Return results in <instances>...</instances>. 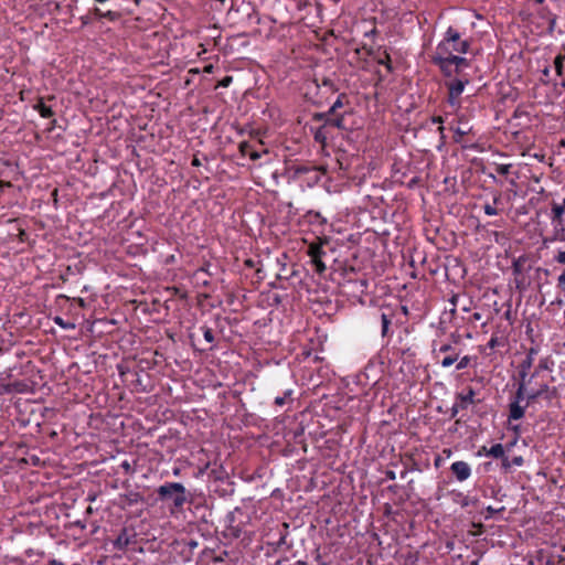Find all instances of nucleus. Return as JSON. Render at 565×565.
Wrapping results in <instances>:
<instances>
[{
  "instance_id": "f257e3e1",
  "label": "nucleus",
  "mask_w": 565,
  "mask_h": 565,
  "mask_svg": "<svg viewBox=\"0 0 565 565\" xmlns=\"http://www.w3.org/2000/svg\"><path fill=\"white\" fill-rule=\"evenodd\" d=\"M158 499L162 502H169L170 511L177 512L183 509L188 502V491L180 482H164L157 489Z\"/></svg>"
},
{
  "instance_id": "f03ea898",
  "label": "nucleus",
  "mask_w": 565,
  "mask_h": 565,
  "mask_svg": "<svg viewBox=\"0 0 565 565\" xmlns=\"http://www.w3.org/2000/svg\"><path fill=\"white\" fill-rule=\"evenodd\" d=\"M431 62L437 65L441 73L447 77H451L452 75L458 74L461 68L469 65V62L466 57L450 58V54L445 44L435 49L431 56Z\"/></svg>"
},
{
  "instance_id": "7ed1b4c3",
  "label": "nucleus",
  "mask_w": 565,
  "mask_h": 565,
  "mask_svg": "<svg viewBox=\"0 0 565 565\" xmlns=\"http://www.w3.org/2000/svg\"><path fill=\"white\" fill-rule=\"evenodd\" d=\"M443 44H445V46L448 49L450 58L460 57L457 54L468 53L470 46L467 40H461L460 33L452 26L447 29L444 39L437 44L436 47H439Z\"/></svg>"
},
{
  "instance_id": "20e7f679",
  "label": "nucleus",
  "mask_w": 565,
  "mask_h": 565,
  "mask_svg": "<svg viewBox=\"0 0 565 565\" xmlns=\"http://www.w3.org/2000/svg\"><path fill=\"white\" fill-rule=\"evenodd\" d=\"M431 353L435 361L444 369L454 365L459 358V351L449 342H434Z\"/></svg>"
},
{
  "instance_id": "39448f33",
  "label": "nucleus",
  "mask_w": 565,
  "mask_h": 565,
  "mask_svg": "<svg viewBox=\"0 0 565 565\" xmlns=\"http://www.w3.org/2000/svg\"><path fill=\"white\" fill-rule=\"evenodd\" d=\"M469 83L467 78H457L446 82L448 89V104L455 109L460 107V95L463 93L466 85Z\"/></svg>"
},
{
  "instance_id": "423d86ee",
  "label": "nucleus",
  "mask_w": 565,
  "mask_h": 565,
  "mask_svg": "<svg viewBox=\"0 0 565 565\" xmlns=\"http://www.w3.org/2000/svg\"><path fill=\"white\" fill-rule=\"evenodd\" d=\"M327 243V238H318L317 242L310 243L308 246L307 254L311 258V263L313 264L316 271L322 274L326 270V265L322 262V257L326 254L322 246Z\"/></svg>"
},
{
  "instance_id": "0eeeda50",
  "label": "nucleus",
  "mask_w": 565,
  "mask_h": 565,
  "mask_svg": "<svg viewBox=\"0 0 565 565\" xmlns=\"http://www.w3.org/2000/svg\"><path fill=\"white\" fill-rule=\"evenodd\" d=\"M529 402H534L540 397L553 398L556 396V388H550L548 383L541 381L537 386L530 384Z\"/></svg>"
},
{
  "instance_id": "6e6552de",
  "label": "nucleus",
  "mask_w": 565,
  "mask_h": 565,
  "mask_svg": "<svg viewBox=\"0 0 565 565\" xmlns=\"http://www.w3.org/2000/svg\"><path fill=\"white\" fill-rule=\"evenodd\" d=\"M450 471L459 482H463L471 477V467L468 462L458 460L451 463Z\"/></svg>"
},
{
  "instance_id": "1a4fd4ad",
  "label": "nucleus",
  "mask_w": 565,
  "mask_h": 565,
  "mask_svg": "<svg viewBox=\"0 0 565 565\" xmlns=\"http://www.w3.org/2000/svg\"><path fill=\"white\" fill-rule=\"evenodd\" d=\"M136 543V534L132 530L124 527L117 539L114 541V546L119 551H125L129 545Z\"/></svg>"
},
{
  "instance_id": "9d476101",
  "label": "nucleus",
  "mask_w": 565,
  "mask_h": 565,
  "mask_svg": "<svg viewBox=\"0 0 565 565\" xmlns=\"http://www.w3.org/2000/svg\"><path fill=\"white\" fill-rule=\"evenodd\" d=\"M530 384H532V379H520V383L514 396V399L512 402H519L521 404L523 401H526L525 403L530 404L529 402V392L531 391Z\"/></svg>"
},
{
  "instance_id": "9b49d317",
  "label": "nucleus",
  "mask_w": 565,
  "mask_h": 565,
  "mask_svg": "<svg viewBox=\"0 0 565 565\" xmlns=\"http://www.w3.org/2000/svg\"><path fill=\"white\" fill-rule=\"evenodd\" d=\"M539 350L536 348H530L526 354V358L520 364V379H527V372L530 371L534 356L537 354Z\"/></svg>"
},
{
  "instance_id": "f8f14e48",
  "label": "nucleus",
  "mask_w": 565,
  "mask_h": 565,
  "mask_svg": "<svg viewBox=\"0 0 565 565\" xmlns=\"http://www.w3.org/2000/svg\"><path fill=\"white\" fill-rule=\"evenodd\" d=\"M476 392L472 387H468L465 392L457 394L456 398L461 409H466L469 405L475 403Z\"/></svg>"
},
{
  "instance_id": "ddd939ff",
  "label": "nucleus",
  "mask_w": 565,
  "mask_h": 565,
  "mask_svg": "<svg viewBox=\"0 0 565 565\" xmlns=\"http://www.w3.org/2000/svg\"><path fill=\"white\" fill-rule=\"evenodd\" d=\"M530 404L525 403L524 405L519 404V402H511L509 404V420H519L524 414L525 409Z\"/></svg>"
},
{
  "instance_id": "4468645a",
  "label": "nucleus",
  "mask_w": 565,
  "mask_h": 565,
  "mask_svg": "<svg viewBox=\"0 0 565 565\" xmlns=\"http://www.w3.org/2000/svg\"><path fill=\"white\" fill-rule=\"evenodd\" d=\"M553 366H554V361L552 360L551 356L542 358L539 361V364L535 367L534 372L532 373V375L529 379H532V381H533L536 377H539V375H540V373L542 371H550L551 372L553 370Z\"/></svg>"
},
{
  "instance_id": "2eb2a0df",
  "label": "nucleus",
  "mask_w": 565,
  "mask_h": 565,
  "mask_svg": "<svg viewBox=\"0 0 565 565\" xmlns=\"http://www.w3.org/2000/svg\"><path fill=\"white\" fill-rule=\"evenodd\" d=\"M551 224L553 226L554 239L564 241L565 239V226L563 223V217L554 218L551 215Z\"/></svg>"
},
{
  "instance_id": "dca6fc26",
  "label": "nucleus",
  "mask_w": 565,
  "mask_h": 565,
  "mask_svg": "<svg viewBox=\"0 0 565 565\" xmlns=\"http://www.w3.org/2000/svg\"><path fill=\"white\" fill-rule=\"evenodd\" d=\"M28 384L22 381H15L9 384L3 385V392L7 394L10 393H26L28 392Z\"/></svg>"
},
{
  "instance_id": "f3484780",
  "label": "nucleus",
  "mask_w": 565,
  "mask_h": 565,
  "mask_svg": "<svg viewBox=\"0 0 565 565\" xmlns=\"http://www.w3.org/2000/svg\"><path fill=\"white\" fill-rule=\"evenodd\" d=\"M305 218L311 225L323 226L327 224V218L323 217L319 212L309 211L306 213Z\"/></svg>"
},
{
  "instance_id": "a211bd4d",
  "label": "nucleus",
  "mask_w": 565,
  "mask_h": 565,
  "mask_svg": "<svg viewBox=\"0 0 565 565\" xmlns=\"http://www.w3.org/2000/svg\"><path fill=\"white\" fill-rule=\"evenodd\" d=\"M505 454L504 447L502 444H494L487 451V457H492L494 459H500Z\"/></svg>"
},
{
  "instance_id": "6ab92c4d",
  "label": "nucleus",
  "mask_w": 565,
  "mask_h": 565,
  "mask_svg": "<svg viewBox=\"0 0 565 565\" xmlns=\"http://www.w3.org/2000/svg\"><path fill=\"white\" fill-rule=\"evenodd\" d=\"M565 214V199L562 201V203H552L551 207V215L554 216V218H561Z\"/></svg>"
},
{
  "instance_id": "aec40b11",
  "label": "nucleus",
  "mask_w": 565,
  "mask_h": 565,
  "mask_svg": "<svg viewBox=\"0 0 565 565\" xmlns=\"http://www.w3.org/2000/svg\"><path fill=\"white\" fill-rule=\"evenodd\" d=\"M34 108L39 111V114L43 118H51L54 115L52 108L50 106L45 105L43 102H40L38 105H35Z\"/></svg>"
},
{
  "instance_id": "412c9836",
  "label": "nucleus",
  "mask_w": 565,
  "mask_h": 565,
  "mask_svg": "<svg viewBox=\"0 0 565 565\" xmlns=\"http://www.w3.org/2000/svg\"><path fill=\"white\" fill-rule=\"evenodd\" d=\"M472 360H476V358H473L471 355H463V356L459 355V358L456 362L457 363L456 369L458 371L467 369L471 364Z\"/></svg>"
},
{
  "instance_id": "4be33fe9",
  "label": "nucleus",
  "mask_w": 565,
  "mask_h": 565,
  "mask_svg": "<svg viewBox=\"0 0 565 565\" xmlns=\"http://www.w3.org/2000/svg\"><path fill=\"white\" fill-rule=\"evenodd\" d=\"M239 149H241L242 154L249 157L250 160L255 161L260 158V153L255 150H253L250 152H246V149H250V145H248L246 142L241 143Z\"/></svg>"
},
{
  "instance_id": "5701e85b",
  "label": "nucleus",
  "mask_w": 565,
  "mask_h": 565,
  "mask_svg": "<svg viewBox=\"0 0 565 565\" xmlns=\"http://www.w3.org/2000/svg\"><path fill=\"white\" fill-rule=\"evenodd\" d=\"M94 15L98 19L107 18L109 20H115L117 18V13L114 11L103 12L99 8L94 9Z\"/></svg>"
},
{
  "instance_id": "b1692460",
  "label": "nucleus",
  "mask_w": 565,
  "mask_h": 565,
  "mask_svg": "<svg viewBox=\"0 0 565 565\" xmlns=\"http://www.w3.org/2000/svg\"><path fill=\"white\" fill-rule=\"evenodd\" d=\"M565 61V55H557L554 60V67L558 76L563 75V62Z\"/></svg>"
},
{
  "instance_id": "393cba45",
  "label": "nucleus",
  "mask_w": 565,
  "mask_h": 565,
  "mask_svg": "<svg viewBox=\"0 0 565 565\" xmlns=\"http://www.w3.org/2000/svg\"><path fill=\"white\" fill-rule=\"evenodd\" d=\"M53 321H54V323H55V324L60 326V327H61L62 329H64V330H72V329H74V328H75V324H74V323H72V322H66V321H64V319H63V318H61V317H55V318L53 319Z\"/></svg>"
},
{
  "instance_id": "a878e982",
  "label": "nucleus",
  "mask_w": 565,
  "mask_h": 565,
  "mask_svg": "<svg viewBox=\"0 0 565 565\" xmlns=\"http://www.w3.org/2000/svg\"><path fill=\"white\" fill-rule=\"evenodd\" d=\"M381 323H382V335L385 337L387 334L388 327L391 324V320L387 315L382 313Z\"/></svg>"
},
{
  "instance_id": "bb28decb",
  "label": "nucleus",
  "mask_w": 565,
  "mask_h": 565,
  "mask_svg": "<svg viewBox=\"0 0 565 565\" xmlns=\"http://www.w3.org/2000/svg\"><path fill=\"white\" fill-rule=\"evenodd\" d=\"M292 394L291 390H288L284 393V396H277L275 398V404L279 407H282L286 404L287 398H289Z\"/></svg>"
},
{
  "instance_id": "cd10ccee",
  "label": "nucleus",
  "mask_w": 565,
  "mask_h": 565,
  "mask_svg": "<svg viewBox=\"0 0 565 565\" xmlns=\"http://www.w3.org/2000/svg\"><path fill=\"white\" fill-rule=\"evenodd\" d=\"M483 211L488 216H494L499 214V209L491 203H486L483 205Z\"/></svg>"
},
{
  "instance_id": "c85d7f7f",
  "label": "nucleus",
  "mask_w": 565,
  "mask_h": 565,
  "mask_svg": "<svg viewBox=\"0 0 565 565\" xmlns=\"http://www.w3.org/2000/svg\"><path fill=\"white\" fill-rule=\"evenodd\" d=\"M343 98H344V95L338 96L337 100L332 104V106L329 110L330 114H334L337 111V109L343 107Z\"/></svg>"
},
{
  "instance_id": "c756f323",
  "label": "nucleus",
  "mask_w": 565,
  "mask_h": 565,
  "mask_svg": "<svg viewBox=\"0 0 565 565\" xmlns=\"http://www.w3.org/2000/svg\"><path fill=\"white\" fill-rule=\"evenodd\" d=\"M328 124L333 126V127L341 128L343 126V117L342 116H338L335 118L329 119Z\"/></svg>"
},
{
  "instance_id": "7c9ffc66",
  "label": "nucleus",
  "mask_w": 565,
  "mask_h": 565,
  "mask_svg": "<svg viewBox=\"0 0 565 565\" xmlns=\"http://www.w3.org/2000/svg\"><path fill=\"white\" fill-rule=\"evenodd\" d=\"M454 131H455V135L458 136V138H456V141H460V138L462 136L467 135L469 129H466L461 126H457L456 128H454Z\"/></svg>"
},
{
  "instance_id": "2f4dec72",
  "label": "nucleus",
  "mask_w": 565,
  "mask_h": 565,
  "mask_svg": "<svg viewBox=\"0 0 565 565\" xmlns=\"http://www.w3.org/2000/svg\"><path fill=\"white\" fill-rule=\"evenodd\" d=\"M203 337H204V339H205L207 342H210V343H212V342L214 341V334H213V331H212V329H210V328H207V327H204V328H203Z\"/></svg>"
},
{
  "instance_id": "473e14b6",
  "label": "nucleus",
  "mask_w": 565,
  "mask_h": 565,
  "mask_svg": "<svg viewBox=\"0 0 565 565\" xmlns=\"http://www.w3.org/2000/svg\"><path fill=\"white\" fill-rule=\"evenodd\" d=\"M557 288L565 291V271L557 278Z\"/></svg>"
},
{
  "instance_id": "72a5a7b5",
  "label": "nucleus",
  "mask_w": 565,
  "mask_h": 565,
  "mask_svg": "<svg viewBox=\"0 0 565 565\" xmlns=\"http://www.w3.org/2000/svg\"><path fill=\"white\" fill-rule=\"evenodd\" d=\"M502 460V468L504 470H508L511 468L512 466V462L511 460L509 459V457L505 456V454L503 455V457L500 458Z\"/></svg>"
},
{
  "instance_id": "f704fd0d",
  "label": "nucleus",
  "mask_w": 565,
  "mask_h": 565,
  "mask_svg": "<svg viewBox=\"0 0 565 565\" xmlns=\"http://www.w3.org/2000/svg\"><path fill=\"white\" fill-rule=\"evenodd\" d=\"M497 171H498L499 174L505 175L510 171V166L509 164H501V166L498 167Z\"/></svg>"
},
{
  "instance_id": "c9c22d12",
  "label": "nucleus",
  "mask_w": 565,
  "mask_h": 565,
  "mask_svg": "<svg viewBox=\"0 0 565 565\" xmlns=\"http://www.w3.org/2000/svg\"><path fill=\"white\" fill-rule=\"evenodd\" d=\"M431 120H433V122H434V124H440V126H439L438 130H439V132H440V134H443V132H444V129H445V128H444V126H441V124L444 122L443 117H440V116L433 117V119H431Z\"/></svg>"
},
{
  "instance_id": "e433bc0d",
  "label": "nucleus",
  "mask_w": 565,
  "mask_h": 565,
  "mask_svg": "<svg viewBox=\"0 0 565 565\" xmlns=\"http://www.w3.org/2000/svg\"><path fill=\"white\" fill-rule=\"evenodd\" d=\"M315 139L321 143L326 141V136L323 135L322 129L317 130Z\"/></svg>"
},
{
  "instance_id": "4c0bfd02",
  "label": "nucleus",
  "mask_w": 565,
  "mask_h": 565,
  "mask_svg": "<svg viewBox=\"0 0 565 565\" xmlns=\"http://www.w3.org/2000/svg\"><path fill=\"white\" fill-rule=\"evenodd\" d=\"M141 500V497L139 493H131L129 497V504L138 503Z\"/></svg>"
},
{
  "instance_id": "58836bf2",
  "label": "nucleus",
  "mask_w": 565,
  "mask_h": 565,
  "mask_svg": "<svg viewBox=\"0 0 565 565\" xmlns=\"http://www.w3.org/2000/svg\"><path fill=\"white\" fill-rule=\"evenodd\" d=\"M555 260L559 264H565V250L558 252V254L555 256Z\"/></svg>"
},
{
  "instance_id": "ea45409f",
  "label": "nucleus",
  "mask_w": 565,
  "mask_h": 565,
  "mask_svg": "<svg viewBox=\"0 0 565 565\" xmlns=\"http://www.w3.org/2000/svg\"><path fill=\"white\" fill-rule=\"evenodd\" d=\"M511 462H512V466L520 467V466H522V465H523L524 460H523V458H522L521 456H516V457H514V458L511 460Z\"/></svg>"
},
{
  "instance_id": "a19ab883",
  "label": "nucleus",
  "mask_w": 565,
  "mask_h": 565,
  "mask_svg": "<svg viewBox=\"0 0 565 565\" xmlns=\"http://www.w3.org/2000/svg\"><path fill=\"white\" fill-rule=\"evenodd\" d=\"M487 345L489 349H494L498 345V338L491 337Z\"/></svg>"
},
{
  "instance_id": "79ce46f5",
  "label": "nucleus",
  "mask_w": 565,
  "mask_h": 565,
  "mask_svg": "<svg viewBox=\"0 0 565 565\" xmlns=\"http://www.w3.org/2000/svg\"><path fill=\"white\" fill-rule=\"evenodd\" d=\"M459 409H461L459 403L456 402L451 407V416L455 417L458 414Z\"/></svg>"
},
{
  "instance_id": "37998d69",
  "label": "nucleus",
  "mask_w": 565,
  "mask_h": 565,
  "mask_svg": "<svg viewBox=\"0 0 565 565\" xmlns=\"http://www.w3.org/2000/svg\"><path fill=\"white\" fill-rule=\"evenodd\" d=\"M501 203V194L500 193H497L494 196H493V205L497 207L499 204Z\"/></svg>"
},
{
  "instance_id": "c03bdc74",
  "label": "nucleus",
  "mask_w": 565,
  "mask_h": 565,
  "mask_svg": "<svg viewBox=\"0 0 565 565\" xmlns=\"http://www.w3.org/2000/svg\"><path fill=\"white\" fill-rule=\"evenodd\" d=\"M502 510H504V508H503V507H502V508H500V509H498V510H497V509H493L492 507H488V508H487V512H488L490 515H492V514H494V513H497V512H499V511H502Z\"/></svg>"
},
{
  "instance_id": "a18cd8bd",
  "label": "nucleus",
  "mask_w": 565,
  "mask_h": 565,
  "mask_svg": "<svg viewBox=\"0 0 565 565\" xmlns=\"http://www.w3.org/2000/svg\"><path fill=\"white\" fill-rule=\"evenodd\" d=\"M488 450H489V448H488V447H486V446H483V447H481V448H480V450H479L478 455H479V456H481V455L487 456V451H488Z\"/></svg>"
},
{
  "instance_id": "49530a36",
  "label": "nucleus",
  "mask_w": 565,
  "mask_h": 565,
  "mask_svg": "<svg viewBox=\"0 0 565 565\" xmlns=\"http://www.w3.org/2000/svg\"><path fill=\"white\" fill-rule=\"evenodd\" d=\"M521 271L520 265L518 263L513 264V273L519 274Z\"/></svg>"
},
{
  "instance_id": "de8ad7c7",
  "label": "nucleus",
  "mask_w": 565,
  "mask_h": 565,
  "mask_svg": "<svg viewBox=\"0 0 565 565\" xmlns=\"http://www.w3.org/2000/svg\"><path fill=\"white\" fill-rule=\"evenodd\" d=\"M232 78L231 77H225L223 81H222V85L223 86H227L230 83H231Z\"/></svg>"
},
{
  "instance_id": "09e8293b",
  "label": "nucleus",
  "mask_w": 565,
  "mask_h": 565,
  "mask_svg": "<svg viewBox=\"0 0 565 565\" xmlns=\"http://www.w3.org/2000/svg\"><path fill=\"white\" fill-rule=\"evenodd\" d=\"M121 467H122L126 471H128V470L130 469V465H129L127 461H124V462L121 463Z\"/></svg>"
},
{
  "instance_id": "8fccbe9b",
  "label": "nucleus",
  "mask_w": 565,
  "mask_h": 565,
  "mask_svg": "<svg viewBox=\"0 0 565 565\" xmlns=\"http://www.w3.org/2000/svg\"><path fill=\"white\" fill-rule=\"evenodd\" d=\"M472 318H473L475 320H480V319H481V315H480L479 312H475V313L472 315Z\"/></svg>"
},
{
  "instance_id": "3c124183",
  "label": "nucleus",
  "mask_w": 565,
  "mask_h": 565,
  "mask_svg": "<svg viewBox=\"0 0 565 565\" xmlns=\"http://www.w3.org/2000/svg\"><path fill=\"white\" fill-rule=\"evenodd\" d=\"M81 20H82L83 24H87L89 22L88 17H82Z\"/></svg>"
},
{
  "instance_id": "603ef678",
  "label": "nucleus",
  "mask_w": 565,
  "mask_h": 565,
  "mask_svg": "<svg viewBox=\"0 0 565 565\" xmlns=\"http://www.w3.org/2000/svg\"><path fill=\"white\" fill-rule=\"evenodd\" d=\"M192 164H193V166H200V161H199V159H198V158H194V159L192 160Z\"/></svg>"
},
{
  "instance_id": "864d4df0",
  "label": "nucleus",
  "mask_w": 565,
  "mask_h": 565,
  "mask_svg": "<svg viewBox=\"0 0 565 565\" xmlns=\"http://www.w3.org/2000/svg\"><path fill=\"white\" fill-rule=\"evenodd\" d=\"M359 284H360L361 287H366V285H367L366 281L363 280V279L359 280Z\"/></svg>"
},
{
  "instance_id": "5fc2aeb1",
  "label": "nucleus",
  "mask_w": 565,
  "mask_h": 565,
  "mask_svg": "<svg viewBox=\"0 0 565 565\" xmlns=\"http://www.w3.org/2000/svg\"><path fill=\"white\" fill-rule=\"evenodd\" d=\"M78 303H79V306L84 307V305H85L84 299L79 298Z\"/></svg>"
},
{
  "instance_id": "6e6d98bb",
  "label": "nucleus",
  "mask_w": 565,
  "mask_h": 565,
  "mask_svg": "<svg viewBox=\"0 0 565 565\" xmlns=\"http://www.w3.org/2000/svg\"><path fill=\"white\" fill-rule=\"evenodd\" d=\"M539 383H540V382H534V381H533V382H532V386H537V384H539Z\"/></svg>"
},
{
  "instance_id": "4d7b16f0",
  "label": "nucleus",
  "mask_w": 565,
  "mask_h": 565,
  "mask_svg": "<svg viewBox=\"0 0 565 565\" xmlns=\"http://www.w3.org/2000/svg\"><path fill=\"white\" fill-rule=\"evenodd\" d=\"M173 473H174L175 476H178V475H179V470H178V469H177V470H174V471H173Z\"/></svg>"
},
{
  "instance_id": "13d9d810",
  "label": "nucleus",
  "mask_w": 565,
  "mask_h": 565,
  "mask_svg": "<svg viewBox=\"0 0 565 565\" xmlns=\"http://www.w3.org/2000/svg\"><path fill=\"white\" fill-rule=\"evenodd\" d=\"M537 3H543L544 0H535Z\"/></svg>"
},
{
  "instance_id": "bf43d9fd",
  "label": "nucleus",
  "mask_w": 565,
  "mask_h": 565,
  "mask_svg": "<svg viewBox=\"0 0 565 565\" xmlns=\"http://www.w3.org/2000/svg\"><path fill=\"white\" fill-rule=\"evenodd\" d=\"M471 565H478V563H477V562H472V564H471Z\"/></svg>"
}]
</instances>
